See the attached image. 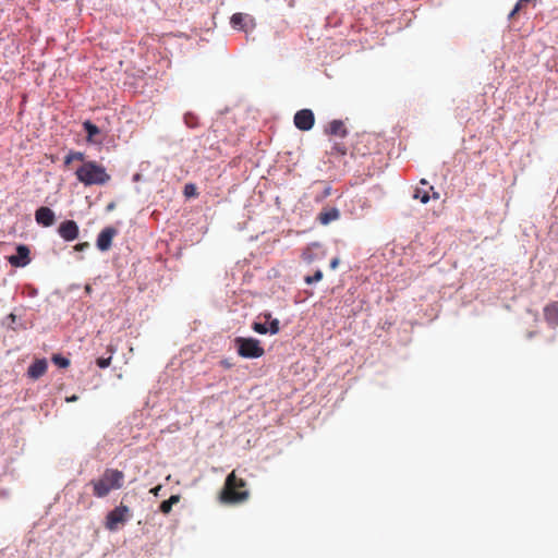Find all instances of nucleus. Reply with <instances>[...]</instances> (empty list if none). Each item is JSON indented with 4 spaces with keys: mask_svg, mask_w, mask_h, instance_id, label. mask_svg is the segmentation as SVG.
Masks as SVG:
<instances>
[{
    "mask_svg": "<svg viewBox=\"0 0 558 558\" xmlns=\"http://www.w3.org/2000/svg\"><path fill=\"white\" fill-rule=\"evenodd\" d=\"M77 399H78L77 396L73 395V396L66 398V402H74Z\"/></svg>",
    "mask_w": 558,
    "mask_h": 558,
    "instance_id": "2f4dec72",
    "label": "nucleus"
},
{
    "mask_svg": "<svg viewBox=\"0 0 558 558\" xmlns=\"http://www.w3.org/2000/svg\"><path fill=\"white\" fill-rule=\"evenodd\" d=\"M85 155L81 151H71L64 158V165H70L74 160L84 161Z\"/></svg>",
    "mask_w": 558,
    "mask_h": 558,
    "instance_id": "aec40b11",
    "label": "nucleus"
},
{
    "mask_svg": "<svg viewBox=\"0 0 558 558\" xmlns=\"http://www.w3.org/2000/svg\"><path fill=\"white\" fill-rule=\"evenodd\" d=\"M35 220L38 225L50 227L54 223L56 215L49 207L41 206L35 211Z\"/></svg>",
    "mask_w": 558,
    "mask_h": 558,
    "instance_id": "9d476101",
    "label": "nucleus"
},
{
    "mask_svg": "<svg viewBox=\"0 0 558 558\" xmlns=\"http://www.w3.org/2000/svg\"><path fill=\"white\" fill-rule=\"evenodd\" d=\"M252 328H253L254 331H256V332H258L260 335H265V333L269 332L266 324L254 323Z\"/></svg>",
    "mask_w": 558,
    "mask_h": 558,
    "instance_id": "a878e982",
    "label": "nucleus"
},
{
    "mask_svg": "<svg viewBox=\"0 0 558 558\" xmlns=\"http://www.w3.org/2000/svg\"><path fill=\"white\" fill-rule=\"evenodd\" d=\"M433 198L438 199L439 198V193L438 192H434L433 193Z\"/></svg>",
    "mask_w": 558,
    "mask_h": 558,
    "instance_id": "72a5a7b5",
    "label": "nucleus"
},
{
    "mask_svg": "<svg viewBox=\"0 0 558 558\" xmlns=\"http://www.w3.org/2000/svg\"><path fill=\"white\" fill-rule=\"evenodd\" d=\"M76 178L84 185H104L110 180L105 167L96 161L84 162L75 172Z\"/></svg>",
    "mask_w": 558,
    "mask_h": 558,
    "instance_id": "7ed1b4c3",
    "label": "nucleus"
},
{
    "mask_svg": "<svg viewBox=\"0 0 558 558\" xmlns=\"http://www.w3.org/2000/svg\"><path fill=\"white\" fill-rule=\"evenodd\" d=\"M320 245L318 243H313L308 245L307 247L304 248L302 253V259L307 264L313 263L317 256L316 251H318Z\"/></svg>",
    "mask_w": 558,
    "mask_h": 558,
    "instance_id": "4468645a",
    "label": "nucleus"
},
{
    "mask_svg": "<svg viewBox=\"0 0 558 558\" xmlns=\"http://www.w3.org/2000/svg\"><path fill=\"white\" fill-rule=\"evenodd\" d=\"M124 473L117 469H106L102 475L90 481L89 485L93 487V495L97 498H104L109 495L111 490L120 489L123 486Z\"/></svg>",
    "mask_w": 558,
    "mask_h": 558,
    "instance_id": "f03ea898",
    "label": "nucleus"
},
{
    "mask_svg": "<svg viewBox=\"0 0 558 558\" xmlns=\"http://www.w3.org/2000/svg\"><path fill=\"white\" fill-rule=\"evenodd\" d=\"M339 262L340 260H339L338 257L332 258L331 262H330V268L331 269H336L338 267V265H339Z\"/></svg>",
    "mask_w": 558,
    "mask_h": 558,
    "instance_id": "c85d7f7f",
    "label": "nucleus"
},
{
    "mask_svg": "<svg viewBox=\"0 0 558 558\" xmlns=\"http://www.w3.org/2000/svg\"><path fill=\"white\" fill-rule=\"evenodd\" d=\"M248 498L250 492L246 481L238 477L235 471L229 473L219 494V500L226 505H236L245 502Z\"/></svg>",
    "mask_w": 558,
    "mask_h": 558,
    "instance_id": "f257e3e1",
    "label": "nucleus"
},
{
    "mask_svg": "<svg viewBox=\"0 0 558 558\" xmlns=\"http://www.w3.org/2000/svg\"><path fill=\"white\" fill-rule=\"evenodd\" d=\"M339 216H340L339 210L337 208H330V209L323 210L322 213H319L317 220L322 225H328L331 221L337 220L339 218Z\"/></svg>",
    "mask_w": 558,
    "mask_h": 558,
    "instance_id": "ddd939ff",
    "label": "nucleus"
},
{
    "mask_svg": "<svg viewBox=\"0 0 558 558\" xmlns=\"http://www.w3.org/2000/svg\"><path fill=\"white\" fill-rule=\"evenodd\" d=\"M132 517L128 506L120 504L106 515L105 526L109 531H116L119 524H124Z\"/></svg>",
    "mask_w": 558,
    "mask_h": 558,
    "instance_id": "39448f33",
    "label": "nucleus"
},
{
    "mask_svg": "<svg viewBox=\"0 0 558 558\" xmlns=\"http://www.w3.org/2000/svg\"><path fill=\"white\" fill-rule=\"evenodd\" d=\"M160 489H161V486H160V485H158V486L154 487V488L150 490V493H153L155 496H157Z\"/></svg>",
    "mask_w": 558,
    "mask_h": 558,
    "instance_id": "c756f323",
    "label": "nucleus"
},
{
    "mask_svg": "<svg viewBox=\"0 0 558 558\" xmlns=\"http://www.w3.org/2000/svg\"><path fill=\"white\" fill-rule=\"evenodd\" d=\"M59 235L65 241H73L78 236V226L74 220H65L58 228Z\"/></svg>",
    "mask_w": 558,
    "mask_h": 558,
    "instance_id": "6e6552de",
    "label": "nucleus"
},
{
    "mask_svg": "<svg viewBox=\"0 0 558 558\" xmlns=\"http://www.w3.org/2000/svg\"><path fill=\"white\" fill-rule=\"evenodd\" d=\"M118 230L113 227H106L100 231L97 238V247L105 252L111 247L112 239L117 235Z\"/></svg>",
    "mask_w": 558,
    "mask_h": 558,
    "instance_id": "1a4fd4ad",
    "label": "nucleus"
},
{
    "mask_svg": "<svg viewBox=\"0 0 558 558\" xmlns=\"http://www.w3.org/2000/svg\"><path fill=\"white\" fill-rule=\"evenodd\" d=\"M313 280H315V282H318L323 279V271L322 270H316L315 274L312 276Z\"/></svg>",
    "mask_w": 558,
    "mask_h": 558,
    "instance_id": "cd10ccee",
    "label": "nucleus"
},
{
    "mask_svg": "<svg viewBox=\"0 0 558 558\" xmlns=\"http://www.w3.org/2000/svg\"><path fill=\"white\" fill-rule=\"evenodd\" d=\"M304 280L307 284L315 283V280H313L312 276H306Z\"/></svg>",
    "mask_w": 558,
    "mask_h": 558,
    "instance_id": "7c9ffc66",
    "label": "nucleus"
},
{
    "mask_svg": "<svg viewBox=\"0 0 558 558\" xmlns=\"http://www.w3.org/2000/svg\"><path fill=\"white\" fill-rule=\"evenodd\" d=\"M421 184L425 185V184H427V181L425 179H422Z\"/></svg>",
    "mask_w": 558,
    "mask_h": 558,
    "instance_id": "f704fd0d",
    "label": "nucleus"
},
{
    "mask_svg": "<svg viewBox=\"0 0 558 558\" xmlns=\"http://www.w3.org/2000/svg\"><path fill=\"white\" fill-rule=\"evenodd\" d=\"M8 262L11 266L21 268L25 267L31 263V251L27 245L20 244L16 246V254L8 257Z\"/></svg>",
    "mask_w": 558,
    "mask_h": 558,
    "instance_id": "423d86ee",
    "label": "nucleus"
},
{
    "mask_svg": "<svg viewBox=\"0 0 558 558\" xmlns=\"http://www.w3.org/2000/svg\"><path fill=\"white\" fill-rule=\"evenodd\" d=\"M184 195L186 197H195V196H197L196 186L194 184H192V183L186 184L184 186Z\"/></svg>",
    "mask_w": 558,
    "mask_h": 558,
    "instance_id": "393cba45",
    "label": "nucleus"
},
{
    "mask_svg": "<svg viewBox=\"0 0 558 558\" xmlns=\"http://www.w3.org/2000/svg\"><path fill=\"white\" fill-rule=\"evenodd\" d=\"M546 320L553 325H558V308L556 305H547L544 308Z\"/></svg>",
    "mask_w": 558,
    "mask_h": 558,
    "instance_id": "dca6fc26",
    "label": "nucleus"
},
{
    "mask_svg": "<svg viewBox=\"0 0 558 558\" xmlns=\"http://www.w3.org/2000/svg\"><path fill=\"white\" fill-rule=\"evenodd\" d=\"M244 20H245V15L242 14V13H234L232 16H231V24L234 28H240V29H243L244 27Z\"/></svg>",
    "mask_w": 558,
    "mask_h": 558,
    "instance_id": "412c9836",
    "label": "nucleus"
},
{
    "mask_svg": "<svg viewBox=\"0 0 558 558\" xmlns=\"http://www.w3.org/2000/svg\"><path fill=\"white\" fill-rule=\"evenodd\" d=\"M184 122L189 128H196L198 125V119L193 113H186L184 116Z\"/></svg>",
    "mask_w": 558,
    "mask_h": 558,
    "instance_id": "b1692460",
    "label": "nucleus"
},
{
    "mask_svg": "<svg viewBox=\"0 0 558 558\" xmlns=\"http://www.w3.org/2000/svg\"><path fill=\"white\" fill-rule=\"evenodd\" d=\"M327 132L339 137H344L348 133L341 120H332L328 125Z\"/></svg>",
    "mask_w": 558,
    "mask_h": 558,
    "instance_id": "f8f14e48",
    "label": "nucleus"
},
{
    "mask_svg": "<svg viewBox=\"0 0 558 558\" xmlns=\"http://www.w3.org/2000/svg\"><path fill=\"white\" fill-rule=\"evenodd\" d=\"M180 500V496L179 495H172L170 496L169 499L167 500H163L161 504H160V511L165 514H168L170 513L171 509H172V506L178 504Z\"/></svg>",
    "mask_w": 558,
    "mask_h": 558,
    "instance_id": "f3484780",
    "label": "nucleus"
},
{
    "mask_svg": "<svg viewBox=\"0 0 558 558\" xmlns=\"http://www.w3.org/2000/svg\"><path fill=\"white\" fill-rule=\"evenodd\" d=\"M114 208V204L113 203H110L108 206H107V210H112Z\"/></svg>",
    "mask_w": 558,
    "mask_h": 558,
    "instance_id": "473e14b6",
    "label": "nucleus"
},
{
    "mask_svg": "<svg viewBox=\"0 0 558 558\" xmlns=\"http://www.w3.org/2000/svg\"><path fill=\"white\" fill-rule=\"evenodd\" d=\"M89 247V243L88 242H83V243H78L74 246V250L75 251H85Z\"/></svg>",
    "mask_w": 558,
    "mask_h": 558,
    "instance_id": "bb28decb",
    "label": "nucleus"
},
{
    "mask_svg": "<svg viewBox=\"0 0 558 558\" xmlns=\"http://www.w3.org/2000/svg\"><path fill=\"white\" fill-rule=\"evenodd\" d=\"M52 362L61 368H66L70 365V360L60 354H54L52 356Z\"/></svg>",
    "mask_w": 558,
    "mask_h": 558,
    "instance_id": "5701e85b",
    "label": "nucleus"
},
{
    "mask_svg": "<svg viewBox=\"0 0 558 558\" xmlns=\"http://www.w3.org/2000/svg\"><path fill=\"white\" fill-rule=\"evenodd\" d=\"M264 317L269 323V327H267L268 331L271 335L278 333L280 330L279 320L277 318H272L270 313L265 314Z\"/></svg>",
    "mask_w": 558,
    "mask_h": 558,
    "instance_id": "6ab92c4d",
    "label": "nucleus"
},
{
    "mask_svg": "<svg viewBox=\"0 0 558 558\" xmlns=\"http://www.w3.org/2000/svg\"><path fill=\"white\" fill-rule=\"evenodd\" d=\"M83 128L87 133V142L95 143V136L100 133L99 128L96 124L92 123L89 120L83 123Z\"/></svg>",
    "mask_w": 558,
    "mask_h": 558,
    "instance_id": "2eb2a0df",
    "label": "nucleus"
},
{
    "mask_svg": "<svg viewBox=\"0 0 558 558\" xmlns=\"http://www.w3.org/2000/svg\"><path fill=\"white\" fill-rule=\"evenodd\" d=\"M47 371L46 360H36L27 369V374L31 378L37 379L41 377Z\"/></svg>",
    "mask_w": 558,
    "mask_h": 558,
    "instance_id": "9b49d317",
    "label": "nucleus"
},
{
    "mask_svg": "<svg viewBox=\"0 0 558 558\" xmlns=\"http://www.w3.org/2000/svg\"><path fill=\"white\" fill-rule=\"evenodd\" d=\"M107 351L110 353V355L108 357H98L96 360V364L100 368H107L110 365L112 354L116 352V348L110 344V345H108Z\"/></svg>",
    "mask_w": 558,
    "mask_h": 558,
    "instance_id": "a211bd4d",
    "label": "nucleus"
},
{
    "mask_svg": "<svg viewBox=\"0 0 558 558\" xmlns=\"http://www.w3.org/2000/svg\"><path fill=\"white\" fill-rule=\"evenodd\" d=\"M86 291L90 292V287L89 286L86 287Z\"/></svg>",
    "mask_w": 558,
    "mask_h": 558,
    "instance_id": "c9c22d12",
    "label": "nucleus"
},
{
    "mask_svg": "<svg viewBox=\"0 0 558 558\" xmlns=\"http://www.w3.org/2000/svg\"><path fill=\"white\" fill-rule=\"evenodd\" d=\"M315 117L312 110L302 109L294 116V124L301 131H308L313 128Z\"/></svg>",
    "mask_w": 558,
    "mask_h": 558,
    "instance_id": "0eeeda50",
    "label": "nucleus"
},
{
    "mask_svg": "<svg viewBox=\"0 0 558 558\" xmlns=\"http://www.w3.org/2000/svg\"><path fill=\"white\" fill-rule=\"evenodd\" d=\"M413 198L420 199L421 203L426 204L429 201L430 196L427 190L416 189L413 194Z\"/></svg>",
    "mask_w": 558,
    "mask_h": 558,
    "instance_id": "4be33fe9",
    "label": "nucleus"
},
{
    "mask_svg": "<svg viewBox=\"0 0 558 558\" xmlns=\"http://www.w3.org/2000/svg\"><path fill=\"white\" fill-rule=\"evenodd\" d=\"M238 353L245 359H258L264 355L265 350L259 340L255 338L238 337L234 340Z\"/></svg>",
    "mask_w": 558,
    "mask_h": 558,
    "instance_id": "20e7f679",
    "label": "nucleus"
}]
</instances>
